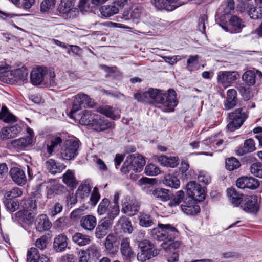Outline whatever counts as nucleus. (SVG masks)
Masks as SVG:
<instances>
[{"label":"nucleus","instance_id":"nucleus-5","mask_svg":"<svg viewBox=\"0 0 262 262\" xmlns=\"http://www.w3.org/2000/svg\"><path fill=\"white\" fill-rule=\"evenodd\" d=\"M79 141L77 139L66 140L60 150V157L66 160H73L78 155Z\"/></svg>","mask_w":262,"mask_h":262},{"label":"nucleus","instance_id":"nucleus-11","mask_svg":"<svg viewBox=\"0 0 262 262\" xmlns=\"http://www.w3.org/2000/svg\"><path fill=\"white\" fill-rule=\"evenodd\" d=\"M244 27L245 25L242 20L236 15H233L230 17L227 27L222 26L224 30L232 33L240 32Z\"/></svg>","mask_w":262,"mask_h":262},{"label":"nucleus","instance_id":"nucleus-35","mask_svg":"<svg viewBox=\"0 0 262 262\" xmlns=\"http://www.w3.org/2000/svg\"><path fill=\"white\" fill-rule=\"evenodd\" d=\"M67 190L66 188L61 184H56L52 185L48 191L47 196L52 198L55 195H60Z\"/></svg>","mask_w":262,"mask_h":262},{"label":"nucleus","instance_id":"nucleus-8","mask_svg":"<svg viewBox=\"0 0 262 262\" xmlns=\"http://www.w3.org/2000/svg\"><path fill=\"white\" fill-rule=\"evenodd\" d=\"M82 104L93 106L90 97L85 94L80 93L74 96L73 106L70 112V116L72 117L73 114L81 109Z\"/></svg>","mask_w":262,"mask_h":262},{"label":"nucleus","instance_id":"nucleus-44","mask_svg":"<svg viewBox=\"0 0 262 262\" xmlns=\"http://www.w3.org/2000/svg\"><path fill=\"white\" fill-rule=\"evenodd\" d=\"M138 247L140 250L148 252H155L158 251L155 248V245L148 239H143L138 242Z\"/></svg>","mask_w":262,"mask_h":262},{"label":"nucleus","instance_id":"nucleus-51","mask_svg":"<svg viewBox=\"0 0 262 262\" xmlns=\"http://www.w3.org/2000/svg\"><path fill=\"white\" fill-rule=\"evenodd\" d=\"M241 165L239 161L234 157L228 158L226 160V167L230 171L238 168Z\"/></svg>","mask_w":262,"mask_h":262},{"label":"nucleus","instance_id":"nucleus-15","mask_svg":"<svg viewBox=\"0 0 262 262\" xmlns=\"http://www.w3.org/2000/svg\"><path fill=\"white\" fill-rule=\"evenodd\" d=\"M47 74V70L41 67H37L32 70L30 79L32 83L34 85L40 84L44 80L45 76Z\"/></svg>","mask_w":262,"mask_h":262},{"label":"nucleus","instance_id":"nucleus-50","mask_svg":"<svg viewBox=\"0 0 262 262\" xmlns=\"http://www.w3.org/2000/svg\"><path fill=\"white\" fill-rule=\"evenodd\" d=\"M37 201L35 198L26 200L23 203V207L27 210L34 212L37 209Z\"/></svg>","mask_w":262,"mask_h":262},{"label":"nucleus","instance_id":"nucleus-31","mask_svg":"<svg viewBox=\"0 0 262 262\" xmlns=\"http://www.w3.org/2000/svg\"><path fill=\"white\" fill-rule=\"evenodd\" d=\"M91 186L89 181H85L79 186L76 191V195L81 199L88 198L91 190Z\"/></svg>","mask_w":262,"mask_h":262},{"label":"nucleus","instance_id":"nucleus-22","mask_svg":"<svg viewBox=\"0 0 262 262\" xmlns=\"http://www.w3.org/2000/svg\"><path fill=\"white\" fill-rule=\"evenodd\" d=\"M229 201L235 206H238L243 200V194L238 192L234 188H229L227 190Z\"/></svg>","mask_w":262,"mask_h":262},{"label":"nucleus","instance_id":"nucleus-32","mask_svg":"<svg viewBox=\"0 0 262 262\" xmlns=\"http://www.w3.org/2000/svg\"><path fill=\"white\" fill-rule=\"evenodd\" d=\"M81 225L85 230H92L96 225V219L91 215L84 216L81 220Z\"/></svg>","mask_w":262,"mask_h":262},{"label":"nucleus","instance_id":"nucleus-14","mask_svg":"<svg viewBox=\"0 0 262 262\" xmlns=\"http://www.w3.org/2000/svg\"><path fill=\"white\" fill-rule=\"evenodd\" d=\"M139 205L136 200L125 199L122 204V211L128 216L135 215L139 210Z\"/></svg>","mask_w":262,"mask_h":262},{"label":"nucleus","instance_id":"nucleus-55","mask_svg":"<svg viewBox=\"0 0 262 262\" xmlns=\"http://www.w3.org/2000/svg\"><path fill=\"white\" fill-rule=\"evenodd\" d=\"M181 245V242L179 241H176L172 243H170L168 244H167V242H163L161 244V247L166 251L172 252V250H174L179 248L180 247Z\"/></svg>","mask_w":262,"mask_h":262},{"label":"nucleus","instance_id":"nucleus-63","mask_svg":"<svg viewBox=\"0 0 262 262\" xmlns=\"http://www.w3.org/2000/svg\"><path fill=\"white\" fill-rule=\"evenodd\" d=\"M199 58V56L198 55L189 56L187 61V68L189 71H191L193 70V66L198 64Z\"/></svg>","mask_w":262,"mask_h":262},{"label":"nucleus","instance_id":"nucleus-17","mask_svg":"<svg viewBox=\"0 0 262 262\" xmlns=\"http://www.w3.org/2000/svg\"><path fill=\"white\" fill-rule=\"evenodd\" d=\"M237 96V93L235 90L231 89L227 91L226 99L224 102L225 110L232 109L237 105L238 100Z\"/></svg>","mask_w":262,"mask_h":262},{"label":"nucleus","instance_id":"nucleus-3","mask_svg":"<svg viewBox=\"0 0 262 262\" xmlns=\"http://www.w3.org/2000/svg\"><path fill=\"white\" fill-rule=\"evenodd\" d=\"M247 110L245 108H240L228 114L227 129L234 132L243 125L247 118Z\"/></svg>","mask_w":262,"mask_h":262},{"label":"nucleus","instance_id":"nucleus-30","mask_svg":"<svg viewBox=\"0 0 262 262\" xmlns=\"http://www.w3.org/2000/svg\"><path fill=\"white\" fill-rule=\"evenodd\" d=\"M74 3L75 0H61L59 7V11L63 14H68L71 11H78V10L74 7Z\"/></svg>","mask_w":262,"mask_h":262},{"label":"nucleus","instance_id":"nucleus-57","mask_svg":"<svg viewBox=\"0 0 262 262\" xmlns=\"http://www.w3.org/2000/svg\"><path fill=\"white\" fill-rule=\"evenodd\" d=\"M151 236L158 241H163L164 234L162 232V227L155 228L151 230Z\"/></svg>","mask_w":262,"mask_h":262},{"label":"nucleus","instance_id":"nucleus-21","mask_svg":"<svg viewBox=\"0 0 262 262\" xmlns=\"http://www.w3.org/2000/svg\"><path fill=\"white\" fill-rule=\"evenodd\" d=\"M98 111L113 120L118 119L120 117V111L119 110L108 105L100 106L98 108Z\"/></svg>","mask_w":262,"mask_h":262},{"label":"nucleus","instance_id":"nucleus-52","mask_svg":"<svg viewBox=\"0 0 262 262\" xmlns=\"http://www.w3.org/2000/svg\"><path fill=\"white\" fill-rule=\"evenodd\" d=\"M250 172L255 177L262 178V163L256 162L252 164L249 168Z\"/></svg>","mask_w":262,"mask_h":262},{"label":"nucleus","instance_id":"nucleus-58","mask_svg":"<svg viewBox=\"0 0 262 262\" xmlns=\"http://www.w3.org/2000/svg\"><path fill=\"white\" fill-rule=\"evenodd\" d=\"M85 251L88 252L89 256L98 257L100 255V249L95 245H91Z\"/></svg>","mask_w":262,"mask_h":262},{"label":"nucleus","instance_id":"nucleus-41","mask_svg":"<svg viewBox=\"0 0 262 262\" xmlns=\"http://www.w3.org/2000/svg\"><path fill=\"white\" fill-rule=\"evenodd\" d=\"M163 182L165 185L176 189L178 188L180 185L179 180L176 177L170 174H166Z\"/></svg>","mask_w":262,"mask_h":262},{"label":"nucleus","instance_id":"nucleus-62","mask_svg":"<svg viewBox=\"0 0 262 262\" xmlns=\"http://www.w3.org/2000/svg\"><path fill=\"white\" fill-rule=\"evenodd\" d=\"M207 21V17L205 15H203L200 16L198 21V25L197 26L198 30L201 32L203 34H205V24Z\"/></svg>","mask_w":262,"mask_h":262},{"label":"nucleus","instance_id":"nucleus-23","mask_svg":"<svg viewBox=\"0 0 262 262\" xmlns=\"http://www.w3.org/2000/svg\"><path fill=\"white\" fill-rule=\"evenodd\" d=\"M255 149L254 141L252 139H248L245 141L243 147H239L236 150V154L239 156H242Z\"/></svg>","mask_w":262,"mask_h":262},{"label":"nucleus","instance_id":"nucleus-46","mask_svg":"<svg viewBox=\"0 0 262 262\" xmlns=\"http://www.w3.org/2000/svg\"><path fill=\"white\" fill-rule=\"evenodd\" d=\"M159 254V251L155 252H148L140 250L137 255V258L138 261L141 262H145L147 260L157 256Z\"/></svg>","mask_w":262,"mask_h":262},{"label":"nucleus","instance_id":"nucleus-59","mask_svg":"<svg viewBox=\"0 0 262 262\" xmlns=\"http://www.w3.org/2000/svg\"><path fill=\"white\" fill-rule=\"evenodd\" d=\"M23 194L21 189L17 187H15L11 190L6 193V198L8 199L15 198L21 196Z\"/></svg>","mask_w":262,"mask_h":262},{"label":"nucleus","instance_id":"nucleus-2","mask_svg":"<svg viewBox=\"0 0 262 262\" xmlns=\"http://www.w3.org/2000/svg\"><path fill=\"white\" fill-rule=\"evenodd\" d=\"M145 164V160L143 157L138 154L128 156L124 162L121 171L124 173H128L131 170L135 172H141Z\"/></svg>","mask_w":262,"mask_h":262},{"label":"nucleus","instance_id":"nucleus-1","mask_svg":"<svg viewBox=\"0 0 262 262\" xmlns=\"http://www.w3.org/2000/svg\"><path fill=\"white\" fill-rule=\"evenodd\" d=\"M134 98L138 102L149 103L156 102L162 104L165 107H172L169 110H166V112L173 111V107L178 103L176 93L173 90H169L168 94H166L160 90L150 88L143 93L139 92L135 93Z\"/></svg>","mask_w":262,"mask_h":262},{"label":"nucleus","instance_id":"nucleus-54","mask_svg":"<svg viewBox=\"0 0 262 262\" xmlns=\"http://www.w3.org/2000/svg\"><path fill=\"white\" fill-rule=\"evenodd\" d=\"M139 224L142 227H148L154 224V222L150 215L142 214L140 216Z\"/></svg>","mask_w":262,"mask_h":262},{"label":"nucleus","instance_id":"nucleus-45","mask_svg":"<svg viewBox=\"0 0 262 262\" xmlns=\"http://www.w3.org/2000/svg\"><path fill=\"white\" fill-rule=\"evenodd\" d=\"M117 241V237L113 234H109L106 238L105 241V247L106 250L111 253H114L116 251V246L115 243Z\"/></svg>","mask_w":262,"mask_h":262},{"label":"nucleus","instance_id":"nucleus-38","mask_svg":"<svg viewBox=\"0 0 262 262\" xmlns=\"http://www.w3.org/2000/svg\"><path fill=\"white\" fill-rule=\"evenodd\" d=\"M16 116L10 113L6 106H3L2 107L0 112V119L7 123H11L16 121Z\"/></svg>","mask_w":262,"mask_h":262},{"label":"nucleus","instance_id":"nucleus-13","mask_svg":"<svg viewBox=\"0 0 262 262\" xmlns=\"http://www.w3.org/2000/svg\"><path fill=\"white\" fill-rule=\"evenodd\" d=\"M12 181L17 185L23 186L26 184L27 178L23 170L19 167H13L9 171Z\"/></svg>","mask_w":262,"mask_h":262},{"label":"nucleus","instance_id":"nucleus-16","mask_svg":"<svg viewBox=\"0 0 262 262\" xmlns=\"http://www.w3.org/2000/svg\"><path fill=\"white\" fill-rule=\"evenodd\" d=\"M159 227H162V232L164 234V242L173 241L178 234V230L170 224H159Z\"/></svg>","mask_w":262,"mask_h":262},{"label":"nucleus","instance_id":"nucleus-53","mask_svg":"<svg viewBox=\"0 0 262 262\" xmlns=\"http://www.w3.org/2000/svg\"><path fill=\"white\" fill-rule=\"evenodd\" d=\"M249 8L248 14L251 18L257 19L262 18V9H257L252 5Z\"/></svg>","mask_w":262,"mask_h":262},{"label":"nucleus","instance_id":"nucleus-19","mask_svg":"<svg viewBox=\"0 0 262 262\" xmlns=\"http://www.w3.org/2000/svg\"><path fill=\"white\" fill-rule=\"evenodd\" d=\"M258 76L262 78V73L255 69L246 71L242 75L243 81L248 85H253L255 83L256 78Z\"/></svg>","mask_w":262,"mask_h":262},{"label":"nucleus","instance_id":"nucleus-7","mask_svg":"<svg viewBox=\"0 0 262 262\" xmlns=\"http://www.w3.org/2000/svg\"><path fill=\"white\" fill-rule=\"evenodd\" d=\"M188 195L193 200L202 201L205 198V192L204 188L198 184L195 181H190L186 186Z\"/></svg>","mask_w":262,"mask_h":262},{"label":"nucleus","instance_id":"nucleus-33","mask_svg":"<svg viewBox=\"0 0 262 262\" xmlns=\"http://www.w3.org/2000/svg\"><path fill=\"white\" fill-rule=\"evenodd\" d=\"M46 166L49 172L52 174L60 172L66 167L63 164L58 165L55 160L52 159L46 161Z\"/></svg>","mask_w":262,"mask_h":262},{"label":"nucleus","instance_id":"nucleus-9","mask_svg":"<svg viewBox=\"0 0 262 262\" xmlns=\"http://www.w3.org/2000/svg\"><path fill=\"white\" fill-rule=\"evenodd\" d=\"M244 202L241 208L245 211L256 214L259 210L257 197L256 195H246L243 200Z\"/></svg>","mask_w":262,"mask_h":262},{"label":"nucleus","instance_id":"nucleus-49","mask_svg":"<svg viewBox=\"0 0 262 262\" xmlns=\"http://www.w3.org/2000/svg\"><path fill=\"white\" fill-rule=\"evenodd\" d=\"M40 256L38 254V251L36 248H31L27 252L28 262H37Z\"/></svg>","mask_w":262,"mask_h":262},{"label":"nucleus","instance_id":"nucleus-39","mask_svg":"<svg viewBox=\"0 0 262 262\" xmlns=\"http://www.w3.org/2000/svg\"><path fill=\"white\" fill-rule=\"evenodd\" d=\"M116 226L121 228L125 233H132L133 229L131 222L126 217H121L117 222Z\"/></svg>","mask_w":262,"mask_h":262},{"label":"nucleus","instance_id":"nucleus-60","mask_svg":"<svg viewBox=\"0 0 262 262\" xmlns=\"http://www.w3.org/2000/svg\"><path fill=\"white\" fill-rule=\"evenodd\" d=\"M145 173L149 176H156L160 173L159 168L152 164H148L145 169Z\"/></svg>","mask_w":262,"mask_h":262},{"label":"nucleus","instance_id":"nucleus-37","mask_svg":"<svg viewBox=\"0 0 262 262\" xmlns=\"http://www.w3.org/2000/svg\"><path fill=\"white\" fill-rule=\"evenodd\" d=\"M100 11L103 16L107 17L118 13L119 8L114 6V4L112 5H105L100 8Z\"/></svg>","mask_w":262,"mask_h":262},{"label":"nucleus","instance_id":"nucleus-36","mask_svg":"<svg viewBox=\"0 0 262 262\" xmlns=\"http://www.w3.org/2000/svg\"><path fill=\"white\" fill-rule=\"evenodd\" d=\"M72 241L79 246L88 245L91 242L89 236L82 234L80 233H75L72 236Z\"/></svg>","mask_w":262,"mask_h":262},{"label":"nucleus","instance_id":"nucleus-18","mask_svg":"<svg viewBox=\"0 0 262 262\" xmlns=\"http://www.w3.org/2000/svg\"><path fill=\"white\" fill-rule=\"evenodd\" d=\"M35 225L37 231L42 232L49 230L52 226V223L46 214H42L36 219Z\"/></svg>","mask_w":262,"mask_h":262},{"label":"nucleus","instance_id":"nucleus-27","mask_svg":"<svg viewBox=\"0 0 262 262\" xmlns=\"http://www.w3.org/2000/svg\"><path fill=\"white\" fill-rule=\"evenodd\" d=\"M121 252L122 254L127 259H131L135 258L134 252L130 247L129 238H123L121 243Z\"/></svg>","mask_w":262,"mask_h":262},{"label":"nucleus","instance_id":"nucleus-4","mask_svg":"<svg viewBox=\"0 0 262 262\" xmlns=\"http://www.w3.org/2000/svg\"><path fill=\"white\" fill-rule=\"evenodd\" d=\"M118 209H113V210L107 213V216L102 219L98 223L96 228L95 234L98 238H103L107 233L113 224V220L117 216Z\"/></svg>","mask_w":262,"mask_h":262},{"label":"nucleus","instance_id":"nucleus-48","mask_svg":"<svg viewBox=\"0 0 262 262\" xmlns=\"http://www.w3.org/2000/svg\"><path fill=\"white\" fill-rule=\"evenodd\" d=\"M110 209V201L107 199H103L99 204L97 208V212L100 215L108 213Z\"/></svg>","mask_w":262,"mask_h":262},{"label":"nucleus","instance_id":"nucleus-28","mask_svg":"<svg viewBox=\"0 0 262 262\" xmlns=\"http://www.w3.org/2000/svg\"><path fill=\"white\" fill-rule=\"evenodd\" d=\"M13 71L14 82H23L27 79L28 71L24 66L16 69Z\"/></svg>","mask_w":262,"mask_h":262},{"label":"nucleus","instance_id":"nucleus-56","mask_svg":"<svg viewBox=\"0 0 262 262\" xmlns=\"http://www.w3.org/2000/svg\"><path fill=\"white\" fill-rule=\"evenodd\" d=\"M234 2L233 0H228L225 7H221L219 8V11H222L223 15H228L234 10Z\"/></svg>","mask_w":262,"mask_h":262},{"label":"nucleus","instance_id":"nucleus-40","mask_svg":"<svg viewBox=\"0 0 262 262\" xmlns=\"http://www.w3.org/2000/svg\"><path fill=\"white\" fill-rule=\"evenodd\" d=\"M150 2L157 10L165 9L167 11H172L177 6L176 5L167 6V3L164 0H150Z\"/></svg>","mask_w":262,"mask_h":262},{"label":"nucleus","instance_id":"nucleus-20","mask_svg":"<svg viewBox=\"0 0 262 262\" xmlns=\"http://www.w3.org/2000/svg\"><path fill=\"white\" fill-rule=\"evenodd\" d=\"M62 142L61 138L57 136H53L49 137L46 141L47 153L49 156L53 154L55 149L60 146Z\"/></svg>","mask_w":262,"mask_h":262},{"label":"nucleus","instance_id":"nucleus-61","mask_svg":"<svg viewBox=\"0 0 262 262\" xmlns=\"http://www.w3.org/2000/svg\"><path fill=\"white\" fill-rule=\"evenodd\" d=\"M48 243V237L43 235L36 241L35 246L40 250H44L47 247Z\"/></svg>","mask_w":262,"mask_h":262},{"label":"nucleus","instance_id":"nucleus-24","mask_svg":"<svg viewBox=\"0 0 262 262\" xmlns=\"http://www.w3.org/2000/svg\"><path fill=\"white\" fill-rule=\"evenodd\" d=\"M150 192L152 196L159 199L162 201H166L169 200L172 195L169 190L162 188H157L151 190Z\"/></svg>","mask_w":262,"mask_h":262},{"label":"nucleus","instance_id":"nucleus-34","mask_svg":"<svg viewBox=\"0 0 262 262\" xmlns=\"http://www.w3.org/2000/svg\"><path fill=\"white\" fill-rule=\"evenodd\" d=\"M96 114L90 111H85L82 115L79 123L84 125H88L92 127Z\"/></svg>","mask_w":262,"mask_h":262},{"label":"nucleus","instance_id":"nucleus-43","mask_svg":"<svg viewBox=\"0 0 262 262\" xmlns=\"http://www.w3.org/2000/svg\"><path fill=\"white\" fill-rule=\"evenodd\" d=\"M14 76L12 70H7L4 68L0 70V80L4 83H13Z\"/></svg>","mask_w":262,"mask_h":262},{"label":"nucleus","instance_id":"nucleus-64","mask_svg":"<svg viewBox=\"0 0 262 262\" xmlns=\"http://www.w3.org/2000/svg\"><path fill=\"white\" fill-rule=\"evenodd\" d=\"M58 262H77V259L73 254H65L59 258Z\"/></svg>","mask_w":262,"mask_h":262},{"label":"nucleus","instance_id":"nucleus-25","mask_svg":"<svg viewBox=\"0 0 262 262\" xmlns=\"http://www.w3.org/2000/svg\"><path fill=\"white\" fill-rule=\"evenodd\" d=\"M62 181L66 185L72 189L75 188L78 184L74 171L70 169L63 174Z\"/></svg>","mask_w":262,"mask_h":262},{"label":"nucleus","instance_id":"nucleus-26","mask_svg":"<svg viewBox=\"0 0 262 262\" xmlns=\"http://www.w3.org/2000/svg\"><path fill=\"white\" fill-rule=\"evenodd\" d=\"M67 237L63 234H60L54 238L53 242L54 249L57 252H61L68 246Z\"/></svg>","mask_w":262,"mask_h":262},{"label":"nucleus","instance_id":"nucleus-42","mask_svg":"<svg viewBox=\"0 0 262 262\" xmlns=\"http://www.w3.org/2000/svg\"><path fill=\"white\" fill-rule=\"evenodd\" d=\"M184 203L185 204L181 205V209L186 214L194 215L200 212V208L199 206L187 204L186 202Z\"/></svg>","mask_w":262,"mask_h":262},{"label":"nucleus","instance_id":"nucleus-10","mask_svg":"<svg viewBox=\"0 0 262 262\" xmlns=\"http://www.w3.org/2000/svg\"><path fill=\"white\" fill-rule=\"evenodd\" d=\"M259 181L252 177L244 176L238 178L236 181V186L239 188H248L255 190L259 186Z\"/></svg>","mask_w":262,"mask_h":262},{"label":"nucleus","instance_id":"nucleus-47","mask_svg":"<svg viewBox=\"0 0 262 262\" xmlns=\"http://www.w3.org/2000/svg\"><path fill=\"white\" fill-rule=\"evenodd\" d=\"M224 142V140L220 138V134L216 135L214 137L210 138L209 139H207L206 140H204L203 142L202 143V145L203 144H211L212 145V147H219L221 145L223 144Z\"/></svg>","mask_w":262,"mask_h":262},{"label":"nucleus","instance_id":"nucleus-6","mask_svg":"<svg viewBox=\"0 0 262 262\" xmlns=\"http://www.w3.org/2000/svg\"><path fill=\"white\" fill-rule=\"evenodd\" d=\"M240 77L238 72L232 71H220L217 73V82L224 88H227L235 82Z\"/></svg>","mask_w":262,"mask_h":262},{"label":"nucleus","instance_id":"nucleus-12","mask_svg":"<svg viewBox=\"0 0 262 262\" xmlns=\"http://www.w3.org/2000/svg\"><path fill=\"white\" fill-rule=\"evenodd\" d=\"M92 128L97 131H103L114 126V122H109L104 117L96 114Z\"/></svg>","mask_w":262,"mask_h":262},{"label":"nucleus","instance_id":"nucleus-29","mask_svg":"<svg viewBox=\"0 0 262 262\" xmlns=\"http://www.w3.org/2000/svg\"><path fill=\"white\" fill-rule=\"evenodd\" d=\"M33 139L30 137H25L18 139L13 140L11 142L12 146L18 150L24 149L32 144Z\"/></svg>","mask_w":262,"mask_h":262}]
</instances>
